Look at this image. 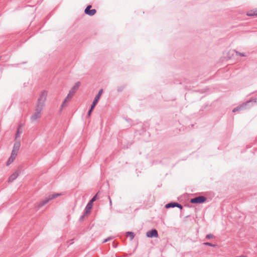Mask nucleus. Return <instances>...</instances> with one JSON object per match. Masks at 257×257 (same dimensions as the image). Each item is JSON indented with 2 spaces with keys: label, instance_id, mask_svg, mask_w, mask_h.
<instances>
[{
  "label": "nucleus",
  "instance_id": "nucleus-1",
  "mask_svg": "<svg viewBox=\"0 0 257 257\" xmlns=\"http://www.w3.org/2000/svg\"><path fill=\"white\" fill-rule=\"evenodd\" d=\"M48 92L46 90H43L40 94L38 99L37 105L35 108V111L31 116L32 121H36L41 116V112L45 106V103L47 99Z\"/></svg>",
  "mask_w": 257,
  "mask_h": 257
},
{
  "label": "nucleus",
  "instance_id": "nucleus-2",
  "mask_svg": "<svg viewBox=\"0 0 257 257\" xmlns=\"http://www.w3.org/2000/svg\"><path fill=\"white\" fill-rule=\"evenodd\" d=\"M256 102V99H250L248 101H246L244 103H242L241 104L237 106V107H235L233 110L232 111L233 112L245 110L246 109H248L250 108L252 105H253Z\"/></svg>",
  "mask_w": 257,
  "mask_h": 257
},
{
  "label": "nucleus",
  "instance_id": "nucleus-3",
  "mask_svg": "<svg viewBox=\"0 0 257 257\" xmlns=\"http://www.w3.org/2000/svg\"><path fill=\"white\" fill-rule=\"evenodd\" d=\"M80 86V82H77L75 84V85L72 87V88L69 91V92L68 94L67 97L65 98L64 101L63 102V103L61 105L62 107L66 105V102L67 101V99L71 98L73 96V95L78 90V89Z\"/></svg>",
  "mask_w": 257,
  "mask_h": 257
},
{
  "label": "nucleus",
  "instance_id": "nucleus-4",
  "mask_svg": "<svg viewBox=\"0 0 257 257\" xmlns=\"http://www.w3.org/2000/svg\"><path fill=\"white\" fill-rule=\"evenodd\" d=\"M60 194L58 193H55L53 194L50 195L49 197L45 198L44 200L41 201L38 204V208H40L46 204L49 201L52 199H53L56 198L57 196H59Z\"/></svg>",
  "mask_w": 257,
  "mask_h": 257
},
{
  "label": "nucleus",
  "instance_id": "nucleus-5",
  "mask_svg": "<svg viewBox=\"0 0 257 257\" xmlns=\"http://www.w3.org/2000/svg\"><path fill=\"white\" fill-rule=\"evenodd\" d=\"M206 198L203 196H199L191 198L190 202L193 204L202 203L206 200Z\"/></svg>",
  "mask_w": 257,
  "mask_h": 257
},
{
  "label": "nucleus",
  "instance_id": "nucleus-6",
  "mask_svg": "<svg viewBox=\"0 0 257 257\" xmlns=\"http://www.w3.org/2000/svg\"><path fill=\"white\" fill-rule=\"evenodd\" d=\"M146 235L147 237L150 238L158 237V231L155 229H152L147 232Z\"/></svg>",
  "mask_w": 257,
  "mask_h": 257
},
{
  "label": "nucleus",
  "instance_id": "nucleus-7",
  "mask_svg": "<svg viewBox=\"0 0 257 257\" xmlns=\"http://www.w3.org/2000/svg\"><path fill=\"white\" fill-rule=\"evenodd\" d=\"M91 8V5L88 6L85 9L84 12L86 15H88L90 16H92L94 15L96 12V10L95 9H92L90 10V8Z\"/></svg>",
  "mask_w": 257,
  "mask_h": 257
},
{
  "label": "nucleus",
  "instance_id": "nucleus-8",
  "mask_svg": "<svg viewBox=\"0 0 257 257\" xmlns=\"http://www.w3.org/2000/svg\"><path fill=\"white\" fill-rule=\"evenodd\" d=\"M177 207L180 209H183V206L181 205V204H180V203H178L177 202H170V203L167 204L165 205V207L166 208H171V207L173 208V207Z\"/></svg>",
  "mask_w": 257,
  "mask_h": 257
},
{
  "label": "nucleus",
  "instance_id": "nucleus-9",
  "mask_svg": "<svg viewBox=\"0 0 257 257\" xmlns=\"http://www.w3.org/2000/svg\"><path fill=\"white\" fill-rule=\"evenodd\" d=\"M103 92V89H101L98 93H97V94L95 96L94 100H93V101L92 103V104L91 105H92V107H95V105H96V104L97 103L102 93Z\"/></svg>",
  "mask_w": 257,
  "mask_h": 257
},
{
  "label": "nucleus",
  "instance_id": "nucleus-10",
  "mask_svg": "<svg viewBox=\"0 0 257 257\" xmlns=\"http://www.w3.org/2000/svg\"><path fill=\"white\" fill-rule=\"evenodd\" d=\"M17 154V153H14L12 152L11 155L9 159L7 162L6 165L7 166L10 165L15 159Z\"/></svg>",
  "mask_w": 257,
  "mask_h": 257
},
{
  "label": "nucleus",
  "instance_id": "nucleus-11",
  "mask_svg": "<svg viewBox=\"0 0 257 257\" xmlns=\"http://www.w3.org/2000/svg\"><path fill=\"white\" fill-rule=\"evenodd\" d=\"M20 147V142H16L14 145L13 149L12 150L13 153H18Z\"/></svg>",
  "mask_w": 257,
  "mask_h": 257
},
{
  "label": "nucleus",
  "instance_id": "nucleus-12",
  "mask_svg": "<svg viewBox=\"0 0 257 257\" xmlns=\"http://www.w3.org/2000/svg\"><path fill=\"white\" fill-rule=\"evenodd\" d=\"M18 176L19 172L18 171H16L13 174H12L9 178V182H13L18 177Z\"/></svg>",
  "mask_w": 257,
  "mask_h": 257
},
{
  "label": "nucleus",
  "instance_id": "nucleus-13",
  "mask_svg": "<svg viewBox=\"0 0 257 257\" xmlns=\"http://www.w3.org/2000/svg\"><path fill=\"white\" fill-rule=\"evenodd\" d=\"M92 203H90L89 202L87 203L86 206L85 207V212H84V214L86 213V214H88L90 213V210L92 208Z\"/></svg>",
  "mask_w": 257,
  "mask_h": 257
},
{
  "label": "nucleus",
  "instance_id": "nucleus-14",
  "mask_svg": "<svg viewBox=\"0 0 257 257\" xmlns=\"http://www.w3.org/2000/svg\"><path fill=\"white\" fill-rule=\"evenodd\" d=\"M248 16H257V10L255 11H251L247 13Z\"/></svg>",
  "mask_w": 257,
  "mask_h": 257
},
{
  "label": "nucleus",
  "instance_id": "nucleus-15",
  "mask_svg": "<svg viewBox=\"0 0 257 257\" xmlns=\"http://www.w3.org/2000/svg\"><path fill=\"white\" fill-rule=\"evenodd\" d=\"M20 127H21V125H19V126L18 127V128L17 129L16 134V139L19 138L20 137L21 134L22 133V131H20Z\"/></svg>",
  "mask_w": 257,
  "mask_h": 257
},
{
  "label": "nucleus",
  "instance_id": "nucleus-16",
  "mask_svg": "<svg viewBox=\"0 0 257 257\" xmlns=\"http://www.w3.org/2000/svg\"><path fill=\"white\" fill-rule=\"evenodd\" d=\"M98 193H97L95 195H94L92 197V198L89 201V202L90 203L93 204V202H94L97 199V197Z\"/></svg>",
  "mask_w": 257,
  "mask_h": 257
},
{
  "label": "nucleus",
  "instance_id": "nucleus-17",
  "mask_svg": "<svg viewBox=\"0 0 257 257\" xmlns=\"http://www.w3.org/2000/svg\"><path fill=\"white\" fill-rule=\"evenodd\" d=\"M127 234L130 237L131 240H132L135 237V234L133 232H127Z\"/></svg>",
  "mask_w": 257,
  "mask_h": 257
},
{
  "label": "nucleus",
  "instance_id": "nucleus-18",
  "mask_svg": "<svg viewBox=\"0 0 257 257\" xmlns=\"http://www.w3.org/2000/svg\"><path fill=\"white\" fill-rule=\"evenodd\" d=\"M95 107H92V105H91V107H90V109L89 110L88 112V113H87V115L88 116H90V115H91V113L93 110V109H94Z\"/></svg>",
  "mask_w": 257,
  "mask_h": 257
},
{
  "label": "nucleus",
  "instance_id": "nucleus-19",
  "mask_svg": "<svg viewBox=\"0 0 257 257\" xmlns=\"http://www.w3.org/2000/svg\"><path fill=\"white\" fill-rule=\"evenodd\" d=\"M235 53H236L237 55H239V56H242V57L246 56V55L244 54V53H240V52H238L237 51H235Z\"/></svg>",
  "mask_w": 257,
  "mask_h": 257
},
{
  "label": "nucleus",
  "instance_id": "nucleus-20",
  "mask_svg": "<svg viewBox=\"0 0 257 257\" xmlns=\"http://www.w3.org/2000/svg\"><path fill=\"white\" fill-rule=\"evenodd\" d=\"M204 244L205 245H208V246H215V244H212V243H211L210 242H205Z\"/></svg>",
  "mask_w": 257,
  "mask_h": 257
},
{
  "label": "nucleus",
  "instance_id": "nucleus-21",
  "mask_svg": "<svg viewBox=\"0 0 257 257\" xmlns=\"http://www.w3.org/2000/svg\"><path fill=\"white\" fill-rule=\"evenodd\" d=\"M213 237V235L211 234H208L206 236V238L207 239L211 238Z\"/></svg>",
  "mask_w": 257,
  "mask_h": 257
},
{
  "label": "nucleus",
  "instance_id": "nucleus-22",
  "mask_svg": "<svg viewBox=\"0 0 257 257\" xmlns=\"http://www.w3.org/2000/svg\"><path fill=\"white\" fill-rule=\"evenodd\" d=\"M123 88H124L123 86L118 87V88H117V91H119V92H120V91H121L122 90Z\"/></svg>",
  "mask_w": 257,
  "mask_h": 257
},
{
  "label": "nucleus",
  "instance_id": "nucleus-23",
  "mask_svg": "<svg viewBox=\"0 0 257 257\" xmlns=\"http://www.w3.org/2000/svg\"><path fill=\"white\" fill-rule=\"evenodd\" d=\"M111 239V237H108L107 238L105 239L103 241V242H106L107 241H108V240H110Z\"/></svg>",
  "mask_w": 257,
  "mask_h": 257
},
{
  "label": "nucleus",
  "instance_id": "nucleus-24",
  "mask_svg": "<svg viewBox=\"0 0 257 257\" xmlns=\"http://www.w3.org/2000/svg\"><path fill=\"white\" fill-rule=\"evenodd\" d=\"M84 216H85V214H84V215H81V216H80V217L79 220H80V221H82V220L83 219V218H84Z\"/></svg>",
  "mask_w": 257,
  "mask_h": 257
},
{
  "label": "nucleus",
  "instance_id": "nucleus-25",
  "mask_svg": "<svg viewBox=\"0 0 257 257\" xmlns=\"http://www.w3.org/2000/svg\"><path fill=\"white\" fill-rule=\"evenodd\" d=\"M108 198H109V203H110V204L111 205L112 204V202H111V200L110 199V197L109 196L108 197Z\"/></svg>",
  "mask_w": 257,
  "mask_h": 257
}]
</instances>
